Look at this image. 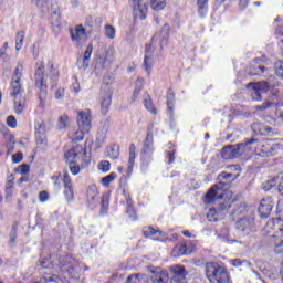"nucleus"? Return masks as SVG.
<instances>
[{
    "label": "nucleus",
    "instance_id": "obj_47",
    "mask_svg": "<svg viewBox=\"0 0 283 283\" xmlns=\"http://www.w3.org/2000/svg\"><path fill=\"white\" fill-rule=\"evenodd\" d=\"M7 125L11 127V129H17V117L10 115L7 117Z\"/></svg>",
    "mask_w": 283,
    "mask_h": 283
},
{
    "label": "nucleus",
    "instance_id": "obj_30",
    "mask_svg": "<svg viewBox=\"0 0 283 283\" xmlns=\"http://www.w3.org/2000/svg\"><path fill=\"white\" fill-rule=\"evenodd\" d=\"M197 6L200 17H207V12H209V0H197Z\"/></svg>",
    "mask_w": 283,
    "mask_h": 283
},
{
    "label": "nucleus",
    "instance_id": "obj_35",
    "mask_svg": "<svg viewBox=\"0 0 283 283\" xmlns=\"http://www.w3.org/2000/svg\"><path fill=\"white\" fill-rule=\"evenodd\" d=\"M25 40V31H19L15 34V50L19 51L23 48V41Z\"/></svg>",
    "mask_w": 283,
    "mask_h": 283
},
{
    "label": "nucleus",
    "instance_id": "obj_62",
    "mask_svg": "<svg viewBox=\"0 0 283 283\" xmlns=\"http://www.w3.org/2000/svg\"><path fill=\"white\" fill-rule=\"evenodd\" d=\"M174 151H168L166 155V158H168V165H171V163H174V160H176V157L174 156Z\"/></svg>",
    "mask_w": 283,
    "mask_h": 283
},
{
    "label": "nucleus",
    "instance_id": "obj_23",
    "mask_svg": "<svg viewBox=\"0 0 283 283\" xmlns=\"http://www.w3.org/2000/svg\"><path fill=\"white\" fill-rule=\"evenodd\" d=\"M135 160H136V145L130 144V146H129V157H128V167H127L128 176H132V174H134V163H135Z\"/></svg>",
    "mask_w": 283,
    "mask_h": 283
},
{
    "label": "nucleus",
    "instance_id": "obj_37",
    "mask_svg": "<svg viewBox=\"0 0 283 283\" xmlns=\"http://www.w3.org/2000/svg\"><path fill=\"white\" fill-rule=\"evenodd\" d=\"M109 125H111L109 118H106L103 122L102 134L98 136L99 140H105V138L107 136V132H109Z\"/></svg>",
    "mask_w": 283,
    "mask_h": 283
},
{
    "label": "nucleus",
    "instance_id": "obj_54",
    "mask_svg": "<svg viewBox=\"0 0 283 283\" xmlns=\"http://www.w3.org/2000/svg\"><path fill=\"white\" fill-rule=\"evenodd\" d=\"M33 3L40 9L45 8L48 6V0H32Z\"/></svg>",
    "mask_w": 283,
    "mask_h": 283
},
{
    "label": "nucleus",
    "instance_id": "obj_40",
    "mask_svg": "<svg viewBox=\"0 0 283 283\" xmlns=\"http://www.w3.org/2000/svg\"><path fill=\"white\" fill-rule=\"evenodd\" d=\"M143 233H144L145 238H151V237L156 235V233H163V232L154 229L153 227H145L143 229Z\"/></svg>",
    "mask_w": 283,
    "mask_h": 283
},
{
    "label": "nucleus",
    "instance_id": "obj_56",
    "mask_svg": "<svg viewBox=\"0 0 283 283\" xmlns=\"http://www.w3.org/2000/svg\"><path fill=\"white\" fill-rule=\"evenodd\" d=\"M50 196L48 195V191H41L39 195L40 202H48V199Z\"/></svg>",
    "mask_w": 283,
    "mask_h": 283
},
{
    "label": "nucleus",
    "instance_id": "obj_21",
    "mask_svg": "<svg viewBox=\"0 0 283 283\" xmlns=\"http://www.w3.org/2000/svg\"><path fill=\"white\" fill-rule=\"evenodd\" d=\"M170 30H171V28L169 27L168 23L164 24L161 28L160 39H159L161 50H165V48H167Z\"/></svg>",
    "mask_w": 283,
    "mask_h": 283
},
{
    "label": "nucleus",
    "instance_id": "obj_46",
    "mask_svg": "<svg viewBox=\"0 0 283 283\" xmlns=\"http://www.w3.org/2000/svg\"><path fill=\"white\" fill-rule=\"evenodd\" d=\"M274 251L275 253H283V239L274 240Z\"/></svg>",
    "mask_w": 283,
    "mask_h": 283
},
{
    "label": "nucleus",
    "instance_id": "obj_58",
    "mask_svg": "<svg viewBox=\"0 0 283 283\" xmlns=\"http://www.w3.org/2000/svg\"><path fill=\"white\" fill-rule=\"evenodd\" d=\"M65 94V90L64 88H57L56 92H55V98L57 101H61V98H63Z\"/></svg>",
    "mask_w": 283,
    "mask_h": 283
},
{
    "label": "nucleus",
    "instance_id": "obj_20",
    "mask_svg": "<svg viewBox=\"0 0 283 283\" xmlns=\"http://www.w3.org/2000/svg\"><path fill=\"white\" fill-rule=\"evenodd\" d=\"M247 213V205L244 203H240V205H235L232 209V211L230 212V220H240L241 216H244Z\"/></svg>",
    "mask_w": 283,
    "mask_h": 283
},
{
    "label": "nucleus",
    "instance_id": "obj_45",
    "mask_svg": "<svg viewBox=\"0 0 283 283\" xmlns=\"http://www.w3.org/2000/svg\"><path fill=\"white\" fill-rule=\"evenodd\" d=\"M108 156L112 158V160H117L118 156H120V153L118 151V147H111L108 149Z\"/></svg>",
    "mask_w": 283,
    "mask_h": 283
},
{
    "label": "nucleus",
    "instance_id": "obj_50",
    "mask_svg": "<svg viewBox=\"0 0 283 283\" xmlns=\"http://www.w3.org/2000/svg\"><path fill=\"white\" fill-rule=\"evenodd\" d=\"M21 160H23V153L18 151L17 154L12 155V161L14 164H19Z\"/></svg>",
    "mask_w": 283,
    "mask_h": 283
},
{
    "label": "nucleus",
    "instance_id": "obj_15",
    "mask_svg": "<svg viewBox=\"0 0 283 283\" xmlns=\"http://www.w3.org/2000/svg\"><path fill=\"white\" fill-rule=\"evenodd\" d=\"M109 105H112V90L106 88L104 93H102L101 101V111L103 116H106L107 112H109Z\"/></svg>",
    "mask_w": 283,
    "mask_h": 283
},
{
    "label": "nucleus",
    "instance_id": "obj_44",
    "mask_svg": "<svg viewBox=\"0 0 283 283\" xmlns=\"http://www.w3.org/2000/svg\"><path fill=\"white\" fill-rule=\"evenodd\" d=\"M116 178L114 172L107 175L106 177L102 178V185L104 187H109V184Z\"/></svg>",
    "mask_w": 283,
    "mask_h": 283
},
{
    "label": "nucleus",
    "instance_id": "obj_57",
    "mask_svg": "<svg viewBox=\"0 0 283 283\" xmlns=\"http://www.w3.org/2000/svg\"><path fill=\"white\" fill-rule=\"evenodd\" d=\"M127 213L130 218L136 220V210L134 209V206H127Z\"/></svg>",
    "mask_w": 283,
    "mask_h": 283
},
{
    "label": "nucleus",
    "instance_id": "obj_55",
    "mask_svg": "<svg viewBox=\"0 0 283 283\" xmlns=\"http://www.w3.org/2000/svg\"><path fill=\"white\" fill-rule=\"evenodd\" d=\"M20 174H29L30 172V165L24 164V165H20L18 167Z\"/></svg>",
    "mask_w": 283,
    "mask_h": 283
},
{
    "label": "nucleus",
    "instance_id": "obj_16",
    "mask_svg": "<svg viewBox=\"0 0 283 283\" xmlns=\"http://www.w3.org/2000/svg\"><path fill=\"white\" fill-rule=\"evenodd\" d=\"M254 154L261 158H269V156H273V147H271L266 142L261 143L255 147Z\"/></svg>",
    "mask_w": 283,
    "mask_h": 283
},
{
    "label": "nucleus",
    "instance_id": "obj_18",
    "mask_svg": "<svg viewBox=\"0 0 283 283\" xmlns=\"http://www.w3.org/2000/svg\"><path fill=\"white\" fill-rule=\"evenodd\" d=\"M251 227H253V219L249 217H243L237 220V229L242 231V233H249Z\"/></svg>",
    "mask_w": 283,
    "mask_h": 283
},
{
    "label": "nucleus",
    "instance_id": "obj_34",
    "mask_svg": "<svg viewBox=\"0 0 283 283\" xmlns=\"http://www.w3.org/2000/svg\"><path fill=\"white\" fill-rule=\"evenodd\" d=\"M166 6L167 3L165 2V0H150V8L156 12H160V10H165Z\"/></svg>",
    "mask_w": 283,
    "mask_h": 283
},
{
    "label": "nucleus",
    "instance_id": "obj_14",
    "mask_svg": "<svg viewBox=\"0 0 283 283\" xmlns=\"http://www.w3.org/2000/svg\"><path fill=\"white\" fill-rule=\"evenodd\" d=\"M250 70L251 76H262V74L266 72V67H264V59H254L250 65Z\"/></svg>",
    "mask_w": 283,
    "mask_h": 283
},
{
    "label": "nucleus",
    "instance_id": "obj_4",
    "mask_svg": "<svg viewBox=\"0 0 283 283\" xmlns=\"http://www.w3.org/2000/svg\"><path fill=\"white\" fill-rule=\"evenodd\" d=\"M34 83L40 98L39 107H45V99L48 98V80L45 78V65H43V63H36Z\"/></svg>",
    "mask_w": 283,
    "mask_h": 283
},
{
    "label": "nucleus",
    "instance_id": "obj_52",
    "mask_svg": "<svg viewBox=\"0 0 283 283\" xmlns=\"http://www.w3.org/2000/svg\"><path fill=\"white\" fill-rule=\"evenodd\" d=\"M103 83L104 85H112V83H114V75L112 74L105 75L103 78Z\"/></svg>",
    "mask_w": 283,
    "mask_h": 283
},
{
    "label": "nucleus",
    "instance_id": "obj_32",
    "mask_svg": "<svg viewBox=\"0 0 283 283\" xmlns=\"http://www.w3.org/2000/svg\"><path fill=\"white\" fill-rule=\"evenodd\" d=\"M70 127V117L67 115H62L57 120V129L63 132Z\"/></svg>",
    "mask_w": 283,
    "mask_h": 283
},
{
    "label": "nucleus",
    "instance_id": "obj_11",
    "mask_svg": "<svg viewBox=\"0 0 283 283\" xmlns=\"http://www.w3.org/2000/svg\"><path fill=\"white\" fill-rule=\"evenodd\" d=\"M258 211H259L260 218H262L263 220H266V218L271 216V211H273V201L271 200V198L262 199L259 205Z\"/></svg>",
    "mask_w": 283,
    "mask_h": 283
},
{
    "label": "nucleus",
    "instance_id": "obj_49",
    "mask_svg": "<svg viewBox=\"0 0 283 283\" xmlns=\"http://www.w3.org/2000/svg\"><path fill=\"white\" fill-rule=\"evenodd\" d=\"M143 91V86H137L135 90H134V93L132 95V103H136V101H138V96H140V92Z\"/></svg>",
    "mask_w": 283,
    "mask_h": 283
},
{
    "label": "nucleus",
    "instance_id": "obj_26",
    "mask_svg": "<svg viewBox=\"0 0 283 283\" xmlns=\"http://www.w3.org/2000/svg\"><path fill=\"white\" fill-rule=\"evenodd\" d=\"M85 134H90V132H85L83 128H80L77 130L71 132L69 136L72 143H81V140L85 138Z\"/></svg>",
    "mask_w": 283,
    "mask_h": 283
},
{
    "label": "nucleus",
    "instance_id": "obj_59",
    "mask_svg": "<svg viewBox=\"0 0 283 283\" xmlns=\"http://www.w3.org/2000/svg\"><path fill=\"white\" fill-rule=\"evenodd\" d=\"M107 205H109V201L106 196L102 197V211H107Z\"/></svg>",
    "mask_w": 283,
    "mask_h": 283
},
{
    "label": "nucleus",
    "instance_id": "obj_12",
    "mask_svg": "<svg viewBox=\"0 0 283 283\" xmlns=\"http://www.w3.org/2000/svg\"><path fill=\"white\" fill-rule=\"evenodd\" d=\"M143 67L145 72H147V75L149 76V74H151V67H154V50L149 44H147L145 49Z\"/></svg>",
    "mask_w": 283,
    "mask_h": 283
},
{
    "label": "nucleus",
    "instance_id": "obj_27",
    "mask_svg": "<svg viewBox=\"0 0 283 283\" xmlns=\"http://www.w3.org/2000/svg\"><path fill=\"white\" fill-rule=\"evenodd\" d=\"M149 280V277H147L146 274H130L127 280L126 283H147Z\"/></svg>",
    "mask_w": 283,
    "mask_h": 283
},
{
    "label": "nucleus",
    "instance_id": "obj_36",
    "mask_svg": "<svg viewBox=\"0 0 283 283\" xmlns=\"http://www.w3.org/2000/svg\"><path fill=\"white\" fill-rule=\"evenodd\" d=\"M144 106L146 107L147 112H150V114H157L156 107H154V103L151 102V96H149V94L146 95Z\"/></svg>",
    "mask_w": 283,
    "mask_h": 283
},
{
    "label": "nucleus",
    "instance_id": "obj_60",
    "mask_svg": "<svg viewBox=\"0 0 283 283\" xmlns=\"http://www.w3.org/2000/svg\"><path fill=\"white\" fill-rule=\"evenodd\" d=\"M229 207H231V205H229L228 201H224V202H220L219 203V209L220 211H227L229 209Z\"/></svg>",
    "mask_w": 283,
    "mask_h": 283
},
{
    "label": "nucleus",
    "instance_id": "obj_51",
    "mask_svg": "<svg viewBox=\"0 0 283 283\" xmlns=\"http://www.w3.org/2000/svg\"><path fill=\"white\" fill-rule=\"evenodd\" d=\"M273 105V102L266 101L262 105H258L256 109H260L261 112H264V109H269Z\"/></svg>",
    "mask_w": 283,
    "mask_h": 283
},
{
    "label": "nucleus",
    "instance_id": "obj_39",
    "mask_svg": "<svg viewBox=\"0 0 283 283\" xmlns=\"http://www.w3.org/2000/svg\"><path fill=\"white\" fill-rule=\"evenodd\" d=\"M48 127L45 126V122L39 120L35 123V134H46Z\"/></svg>",
    "mask_w": 283,
    "mask_h": 283
},
{
    "label": "nucleus",
    "instance_id": "obj_53",
    "mask_svg": "<svg viewBox=\"0 0 283 283\" xmlns=\"http://www.w3.org/2000/svg\"><path fill=\"white\" fill-rule=\"evenodd\" d=\"M85 28H90L92 30L94 28V18L88 15L85 20Z\"/></svg>",
    "mask_w": 283,
    "mask_h": 283
},
{
    "label": "nucleus",
    "instance_id": "obj_25",
    "mask_svg": "<svg viewBox=\"0 0 283 283\" xmlns=\"http://www.w3.org/2000/svg\"><path fill=\"white\" fill-rule=\"evenodd\" d=\"M71 40L72 41H80L81 36H85V28L81 24L75 27L74 29H70Z\"/></svg>",
    "mask_w": 283,
    "mask_h": 283
},
{
    "label": "nucleus",
    "instance_id": "obj_41",
    "mask_svg": "<svg viewBox=\"0 0 283 283\" xmlns=\"http://www.w3.org/2000/svg\"><path fill=\"white\" fill-rule=\"evenodd\" d=\"M274 70L276 76H280V78H283V61L280 60L274 64Z\"/></svg>",
    "mask_w": 283,
    "mask_h": 283
},
{
    "label": "nucleus",
    "instance_id": "obj_24",
    "mask_svg": "<svg viewBox=\"0 0 283 283\" xmlns=\"http://www.w3.org/2000/svg\"><path fill=\"white\" fill-rule=\"evenodd\" d=\"M87 200H88V205H91V207H94L95 205H98V202L101 200L98 189L90 188L87 190Z\"/></svg>",
    "mask_w": 283,
    "mask_h": 283
},
{
    "label": "nucleus",
    "instance_id": "obj_3",
    "mask_svg": "<svg viewBox=\"0 0 283 283\" xmlns=\"http://www.w3.org/2000/svg\"><path fill=\"white\" fill-rule=\"evenodd\" d=\"M85 156H87V151L83 146H75L64 154V158L73 176L81 174V163L85 160Z\"/></svg>",
    "mask_w": 283,
    "mask_h": 283
},
{
    "label": "nucleus",
    "instance_id": "obj_22",
    "mask_svg": "<svg viewBox=\"0 0 283 283\" xmlns=\"http://www.w3.org/2000/svg\"><path fill=\"white\" fill-rule=\"evenodd\" d=\"M92 52H94V44L90 43L84 52V57L82 60V65H80V70H87L90 67V59H92Z\"/></svg>",
    "mask_w": 283,
    "mask_h": 283
},
{
    "label": "nucleus",
    "instance_id": "obj_31",
    "mask_svg": "<svg viewBox=\"0 0 283 283\" xmlns=\"http://www.w3.org/2000/svg\"><path fill=\"white\" fill-rule=\"evenodd\" d=\"M166 98L168 111L174 112V105L176 103V93L174 92V88H168Z\"/></svg>",
    "mask_w": 283,
    "mask_h": 283
},
{
    "label": "nucleus",
    "instance_id": "obj_17",
    "mask_svg": "<svg viewBox=\"0 0 283 283\" xmlns=\"http://www.w3.org/2000/svg\"><path fill=\"white\" fill-rule=\"evenodd\" d=\"M150 280L153 283H169V272L167 270H155Z\"/></svg>",
    "mask_w": 283,
    "mask_h": 283
},
{
    "label": "nucleus",
    "instance_id": "obj_5",
    "mask_svg": "<svg viewBox=\"0 0 283 283\" xmlns=\"http://www.w3.org/2000/svg\"><path fill=\"white\" fill-rule=\"evenodd\" d=\"M206 276L210 283H230L229 272L216 262L206 264Z\"/></svg>",
    "mask_w": 283,
    "mask_h": 283
},
{
    "label": "nucleus",
    "instance_id": "obj_43",
    "mask_svg": "<svg viewBox=\"0 0 283 283\" xmlns=\"http://www.w3.org/2000/svg\"><path fill=\"white\" fill-rule=\"evenodd\" d=\"M209 222H218V211L216 209H210L207 213Z\"/></svg>",
    "mask_w": 283,
    "mask_h": 283
},
{
    "label": "nucleus",
    "instance_id": "obj_38",
    "mask_svg": "<svg viewBox=\"0 0 283 283\" xmlns=\"http://www.w3.org/2000/svg\"><path fill=\"white\" fill-rule=\"evenodd\" d=\"M36 145H48V136L45 133H35Z\"/></svg>",
    "mask_w": 283,
    "mask_h": 283
},
{
    "label": "nucleus",
    "instance_id": "obj_61",
    "mask_svg": "<svg viewBox=\"0 0 283 283\" xmlns=\"http://www.w3.org/2000/svg\"><path fill=\"white\" fill-rule=\"evenodd\" d=\"M170 283H187V279H179L178 276H172Z\"/></svg>",
    "mask_w": 283,
    "mask_h": 283
},
{
    "label": "nucleus",
    "instance_id": "obj_6",
    "mask_svg": "<svg viewBox=\"0 0 283 283\" xmlns=\"http://www.w3.org/2000/svg\"><path fill=\"white\" fill-rule=\"evenodd\" d=\"M256 138H251L245 140L244 143L224 146L221 149V158H223V160H233V158H240V156L244 154V149H247V147H249L250 145H256Z\"/></svg>",
    "mask_w": 283,
    "mask_h": 283
},
{
    "label": "nucleus",
    "instance_id": "obj_42",
    "mask_svg": "<svg viewBox=\"0 0 283 283\" xmlns=\"http://www.w3.org/2000/svg\"><path fill=\"white\" fill-rule=\"evenodd\" d=\"M105 35L107 39H115L116 38V30H114V27L107 24L105 27Z\"/></svg>",
    "mask_w": 283,
    "mask_h": 283
},
{
    "label": "nucleus",
    "instance_id": "obj_64",
    "mask_svg": "<svg viewBox=\"0 0 283 283\" xmlns=\"http://www.w3.org/2000/svg\"><path fill=\"white\" fill-rule=\"evenodd\" d=\"M239 6L242 10H247L249 6V0H240Z\"/></svg>",
    "mask_w": 283,
    "mask_h": 283
},
{
    "label": "nucleus",
    "instance_id": "obj_7",
    "mask_svg": "<svg viewBox=\"0 0 283 283\" xmlns=\"http://www.w3.org/2000/svg\"><path fill=\"white\" fill-rule=\"evenodd\" d=\"M247 90H251L252 101H262V94H266L271 90L269 82H258L247 84Z\"/></svg>",
    "mask_w": 283,
    "mask_h": 283
},
{
    "label": "nucleus",
    "instance_id": "obj_29",
    "mask_svg": "<svg viewBox=\"0 0 283 283\" xmlns=\"http://www.w3.org/2000/svg\"><path fill=\"white\" fill-rule=\"evenodd\" d=\"M172 277H178L179 280H187V270L182 265L172 266Z\"/></svg>",
    "mask_w": 283,
    "mask_h": 283
},
{
    "label": "nucleus",
    "instance_id": "obj_1",
    "mask_svg": "<svg viewBox=\"0 0 283 283\" xmlns=\"http://www.w3.org/2000/svg\"><path fill=\"white\" fill-rule=\"evenodd\" d=\"M23 76V62H19L13 71L11 80V96L14 98L15 113L22 114L25 109V97L21 96L23 88L21 87V77Z\"/></svg>",
    "mask_w": 283,
    "mask_h": 283
},
{
    "label": "nucleus",
    "instance_id": "obj_8",
    "mask_svg": "<svg viewBox=\"0 0 283 283\" xmlns=\"http://www.w3.org/2000/svg\"><path fill=\"white\" fill-rule=\"evenodd\" d=\"M133 8V17L135 21H145L147 19V3L143 0H128Z\"/></svg>",
    "mask_w": 283,
    "mask_h": 283
},
{
    "label": "nucleus",
    "instance_id": "obj_48",
    "mask_svg": "<svg viewBox=\"0 0 283 283\" xmlns=\"http://www.w3.org/2000/svg\"><path fill=\"white\" fill-rule=\"evenodd\" d=\"M109 167H111V164L107 160L101 161L98 164V169L101 171H104V174H107V171H109Z\"/></svg>",
    "mask_w": 283,
    "mask_h": 283
},
{
    "label": "nucleus",
    "instance_id": "obj_19",
    "mask_svg": "<svg viewBox=\"0 0 283 283\" xmlns=\"http://www.w3.org/2000/svg\"><path fill=\"white\" fill-rule=\"evenodd\" d=\"M72 262H74V259L72 256L70 255L64 256L61 261L62 271H66L69 275H71V277H76V273L74 272L76 271V269L72 265H69V264H72Z\"/></svg>",
    "mask_w": 283,
    "mask_h": 283
},
{
    "label": "nucleus",
    "instance_id": "obj_28",
    "mask_svg": "<svg viewBox=\"0 0 283 283\" xmlns=\"http://www.w3.org/2000/svg\"><path fill=\"white\" fill-rule=\"evenodd\" d=\"M251 129L253 132V134L255 136H258V134L262 135L264 134L265 132H271V127H265L264 125H262V123L260 122H255L251 125Z\"/></svg>",
    "mask_w": 283,
    "mask_h": 283
},
{
    "label": "nucleus",
    "instance_id": "obj_10",
    "mask_svg": "<svg viewBox=\"0 0 283 283\" xmlns=\"http://www.w3.org/2000/svg\"><path fill=\"white\" fill-rule=\"evenodd\" d=\"M77 125L80 129H83L84 132H90V129H92V113H90V109L77 113Z\"/></svg>",
    "mask_w": 283,
    "mask_h": 283
},
{
    "label": "nucleus",
    "instance_id": "obj_13",
    "mask_svg": "<svg viewBox=\"0 0 283 283\" xmlns=\"http://www.w3.org/2000/svg\"><path fill=\"white\" fill-rule=\"evenodd\" d=\"M63 184L65 189V198L69 202H72V200H74V188L72 187V178L70 177V172H67V170H64Z\"/></svg>",
    "mask_w": 283,
    "mask_h": 283
},
{
    "label": "nucleus",
    "instance_id": "obj_2",
    "mask_svg": "<svg viewBox=\"0 0 283 283\" xmlns=\"http://www.w3.org/2000/svg\"><path fill=\"white\" fill-rule=\"evenodd\" d=\"M218 185L212 186L207 193L205 195L203 202L206 205H213L216 200H223L224 193L220 192L224 187L229 186V182L232 180H235V177H233V174L231 172H221L218 178Z\"/></svg>",
    "mask_w": 283,
    "mask_h": 283
},
{
    "label": "nucleus",
    "instance_id": "obj_9",
    "mask_svg": "<svg viewBox=\"0 0 283 283\" xmlns=\"http://www.w3.org/2000/svg\"><path fill=\"white\" fill-rule=\"evenodd\" d=\"M154 156V133L148 132L142 148V160L149 163Z\"/></svg>",
    "mask_w": 283,
    "mask_h": 283
},
{
    "label": "nucleus",
    "instance_id": "obj_33",
    "mask_svg": "<svg viewBox=\"0 0 283 283\" xmlns=\"http://www.w3.org/2000/svg\"><path fill=\"white\" fill-rule=\"evenodd\" d=\"M187 253H189L187 251V244H178L172 250V255L175 258H180V255H187Z\"/></svg>",
    "mask_w": 283,
    "mask_h": 283
},
{
    "label": "nucleus",
    "instance_id": "obj_63",
    "mask_svg": "<svg viewBox=\"0 0 283 283\" xmlns=\"http://www.w3.org/2000/svg\"><path fill=\"white\" fill-rule=\"evenodd\" d=\"M53 180H55V189H61V177L56 176V177H52Z\"/></svg>",
    "mask_w": 283,
    "mask_h": 283
}]
</instances>
